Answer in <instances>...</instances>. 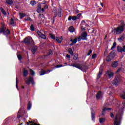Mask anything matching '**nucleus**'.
I'll return each instance as SVG.
<instances>
[{
	"label": "nucleus",
	"mask_w": 125,
	"mask_h": 125,
	"mask_svg": "<svg viewBox=\"0 0 125 125\" xmlns=\"http://www.w3.org/2000/svg\"><path fill=\"white\" fill-rule=\"evenodd\" d=\"M125 24L124 21H122L120 23V25H119L117 28H114V29L112 30V33H116V35H121V34H123L124 31H125Z\"/></svg>",
	"instance_id": "obj_1"
},
{
	"label": "nucleus",
	"mask_w": 125,
	"mask_h": 125,
	"mask_svg": "<svg viewBox=\"0 0 125 125\" xmlns=\"http://www.w3.org/2000/svg\"><path fill=\"white\" fill-rule=\"evenodd\" d=\"M124 115V110L122 111H119L117 114L115 116L114 121V125H121V121L123 119V116Z\"/></svg>",
	"instance_id": "obj_2"
},
{
	"label": "nucleus",
	"mask_w": 125,
	"mask_h": 125,
	"mask_svg": "<svg viewBox=\"0 0 125 125\" xmlns=\"http://www.w3.org/2000/svg\"><path fill=\"white\" fill-rule=\"evenodd\" d=\"M69 66H72V67H74L75 68H77V69H79V70H81L83 72H86V70L88 69V66L83 64L82 66L79 63H72Z\"/></svg>",
	"instance_id": "obj_3"
},
{
	"label": "nucleus",
	"mask_w": 125,
	"mask_h": 125,
	"mask_svg": "<svg viewBox=\"0 0 125 125\" xmlns=\"http://www.w3.org/2000/svg\"><path fill=\"white\" fill-rule=\"evenodd\" d=\"M0 34H3L5 37L8 38V36L10 35V30L6 29V27L3 26L0 29Z\"/></svg>",
	"instance_id": "obj_4"
},
{
	"label": "nucleus",
	"mask_w": 125,
	"mask_h": 125,
	"mask_svg": "<svg viewBox=\"0 0 125 125\" xmlns=\"http://www.w3.org/2000/svg\"><path fill=\"white\" fill-rule=\"evenodd\" d=\"M26 114V111L25 110V106L23 105L21 106L18 112V115L17 119H19L21 117H23Z\"/></svg>",
	"instance_id": "obj_5"
},
{
	"label": "nucleus",
	"mask_w": 125,
	"mask_h": 125,
	"mask_svg": "<svg viewBox=\"0 0 125 125\" xmlns=\"http://www.w3.org/2000/svg\"><path fill=\"white\" fill-rule=\"evenodd\" d=\"M115 56H116V52L112 51L106 57V62H111L114 59Z\"/></svg>",
	"instance_id": "obj_6"
},
{
	"label": "nucleus",
	"mask_w": 125,
	"mask_h": 125,
	"mask_svg": "<svg viewBox=\"0 0 125 125\" xmlns=\"http://www.w3.org/2000/svg\"><path fill=\"white\" fill-rule=\"evenodd\" d=\"M31 43L33 42L34 45H35V42H34V40H33L32 38L30 37H26L22 42H23V43H25V44H26V45H30V44H31Z\"/></svg>",
	"instance_id": "obj_7"
},
{
	"label": "nucleus",
	"mask_w": 125,
	"mask_h": 125,
	"mask_svg": "<svg viewBox=\"0 0 125 125\" xmlns=\"http://www.w3.org/2000/svg\"><path fill=\"white\" fill-rule=\"evenodd\" d=\"M54 13V17H53V22L52 24H54V22H55V19H56V17L57 16H59V17H61L62 16V10H60V11H59L58 13L56 12V11H54L53 12Z\"/></svg>",
	"instance_id": "obj_8"
},
{
	"label": "nucleus",
	"mask_w": 125,
	"mask_h": 125,
	"mask_svg": "<svg viewBox=\"0 0 125 125\" xmlns=\"http://www.w3.org/2000/svg\"><path fill=\"white\" fill-rule=\"evenodd\" d=\"M25 83L28 84V85H30L31 83L33 85L35 84V81H34V78L29 76L28 78H27V80H25Z\"/></svg>",
	"instance_id": "obj_9"
},
{
	"label": "nucleus",
	"mask_w": 125,
	"mask_h": 125,
	"mask_svg": "<svg viewBox=\"0 0 125 125\" xmlns=\"http://www.w3.org/2000/svg\"><path fill=\"white\" fill-rule=\"evenodd\" d=\"M117 51L118 52H120L121 53H123V52H125V45L123 46V47H122L121 46H118L117 47Z\"/></svg>",
	"instance_id": "obj_10"
},
{
	"label": "nucleus",
	"mask_w": 125,
	"mask_h": 125,
	"mask_svg": "<svg viewBox=\"0 0 125 125\" xmlns=\"http://www.w3.org/2000/svg\"><path fill=\"white\" fill-rule=\"evenodd\" d=\"M50 72H52V70H48L46 71H44L43 70H42L39 72L40 76H43V75H45V74H48V72L50 73Z\"/></svg>",
	"instance_id": "obj_11"
},
{
	"label": "nucleus",
	"mask_w": 125,
	"mask_h": 125,
	"mask_svg": "<svg viewBox=\"0 0 125 125\" xmlns=\"http://www.w3.org/2000/svg\"><path fill=\"white\" fill-rule=\"evenodd\" d=\"M91 117L92 121H95V112L92 108H91Z\"/></svg>",
	"instance_id": "obj_12"
},
{
	"label": "nucleus",
	"mask_w": 125,
	"mask_h": 125,
	"mask_svg": "<svg viewBox=\"0 0 125 125\" xmlns=\"http://www.w3.org/2000/svg\"><path fill=\"white\" fill-rule=\"evenodd\" d=\"M37 34L41 39H43V40H46V36L44 34L42 33L40 31H38Z\"/></svg>",
	"instance_id": "obj_13"
},
{
	"label": "nucleus",
	"mask_w": 125,
	"mask_h": 125,
	"mask_svg": "<svg viewBox=\"0 0 125 125\" xmlns=\"http://www.w3.org/2000/svg\"><path fill=\"white\" fill-rule=\"evenodd\" d=\"M119 83H120V79L119 78H116L114 79V80H113L112 83L114 85H118L119 84Z\"/></svg>",
	"instance_id": "obj_14"
},
{
	"label": "nucleus",
	"mask_w": 125,
	"mask_h": 125,
	"mask_svg": "<svg viewBox=\"0 0 125 125\" xmlns=\"http://www.w3.org/2000/svg\"><path fill=\"white\" fill-rule=\"evenodd\" d=\"M70 42H71V43H70V45H71V46H73L75 43H77V42H78V38H75L74 40L71 39L70 40Z\"/></svg>",
	"instance_id": "obj_15"
},
{
	"label": "nucleus",
	"mask_w": 125,
	"mask_h": 125,
	"mask_svg": "<svg viewBox=\"0 0 125 125\" xmlns=\"http://www.w3.org/2000/svg\"><path fill=\"white\" fill-rule=\"evenodd\" d=\"M86 37H87V33H86V32H85L81 35V39L83 41L84 40H86Z\"/></svg>",
	"instance_id": "obj_16"
},
{
	"label": "nucleus",
	"mask_w": 125,
	"mask_h": 125,
	"mask_svg": "<svg viewBox=\"0 0 125 125\" xmlns=\"http://www.w3.org/2000/svg\"><path fill=\"white\" fill-rule=\"evenodd\" d=\"M77 18L76 16H69L68 18V21H71V20H73V21H76V20H77Z\"/></svg>",
	"instance_id": "obj_17"
},
{
	"label": "nucleus",
	"mask_w": 125,
	"mask_h": 125,
	"mask_svg": "<svg viewBox=\"0 0 125 125\" xmlns=\"http://www.w3.org/2000/svg\"><path fill=\"white\" fill-rule=\"evenodd\" d=\"M37 50H38V46H35L33 47V48L31 49V52L32 54H35Z\"/></svg>",
	"instance_id": "obj_18"
},
{
	"label": "nucleus",
	"mask_w": 125,
	"mask_h": 125,
	"mask_svg": "<svg viewBox=\"0 0 125 125\" xmlns=\"http://www.w3.org/2000/svg\"><path fill=\"white\" fill-rule=\"evenodd\" d=\"M22 74L23 77H27V76L29 75V72H28L27 70H26V69L23 68Z\"/></svg>",
	"instance_id": "obj_19"
},
{
	"label": "nucleus",
	"mask_w": 125,
	"mask_h": 125,
	"mask_svg": "<svg viewBox=\"0 0 125 125\" xmlns=\"http://www.w3.org/2000/svg\"><path fill=\"white\" fill-rule=\"evenodd\" d=\"M102 93V92H101V91H99L98 92L96 96V99H97L98 100L100 99V97H101Z\"/></svg>",
	"instance_id": "obj_20"
},
{
	"label": "nucleus",
	"mask_w": 125,
	"mask_h": 125,
	"mask_svg": "<svg viewBox=\"0 0 125 125\" xmlns=\"http://www.w3.org/2000/svg\"><path fill=\"white\" fill-rule=\"evenodd\" d=\"M103 72V69L102 68L100 69L99 73L97 75V79H100L101 78V75H102Z\"/></svg>",
	"instance_id": "obj_21"
},
{
	"label": "nucleus",
	"mask_w": 125,
	"mask_h": 125,
	"mask_svg": "<svg viewBox=\"0 0 125 125\" xmlns=\"http://www.w3.org/2000/svg\"><path fill=\"white\" fill-rule=\"evenodd\" d=\"M27 125H41L40 124H38L36 123H35V121H29L28 123H27Z\"/></svg>",
	"instance_id": "obj_22"
},
{
	"label": "nucleus",
	"mask_w": 125,
	"mask_h": 125,
	"mask_svg": "<svg viewBox=\"0 0 125 125\" xmlns=\"http://www.w3.org/2000/svg\"><path fill=\"white\" fill-rule=\"evenodd\" d=\"M37 12L38 13H41V12H42V5L39 4L38 5Z\"/></svg>",
	"instance_id": "obj_23"
},
{
	"label": "nucleus",
	"mask_w": 125,
	"mask_h": 125,
	"mask_svg": "<svg viewBox=\"0 0 125 125\" xmlns=\"http://www.w3.org/2000/svg\"><path fill=\"white\" fill-rule=\"evenodd\" d=\"M124 36H125V34H123L121 37L118 38V41H119L120 42H124V40H125V37Z\"/></svg>",
	"instance_id": "obj_24"
},
{
	"label": "nucleus",
	"mask_w": 125,
	"mask_h": 125,
	"mask_svg": "<svg viewBox=\"0 0 125 125\" xmlns=\"http://www.w3.org/2000/svg\"><path fill=\"white\" fill-rule=\"evenodd\" d=\"M112 67L117 68L118 67V61H114L112 62Z\"/></svg>",
	"instance_id": "obj_25"
},
{
	"label": "nucleus",
	"mask_w": 125,
	"mask_h": 125,
	"mask_svg": "<svg viewBox=\"0 0 125 125\" xmlns=\"http://www.w3.org/2000/svg\"><path fill=\"white\" fill-rule=\"evenodd\" d=\"M31 108H32V103H31V101H29L27 104V110L29 111V110H31Z\"/></svg>",
	"instance_id": "obj_26"
},
{
	"label": "nucleus",
	"mask_w": 125,
	"mask_h": 125,
	"mask_svg": "<svg viewBox=\"0 0 125 125\" xmlns=\"http://www.w3.org/2000/svg\"><path fill=\"white\" fill-rule=\"evenodd\" d=\"M68 30L70 33H74V32H75V28H74V26H70Z\"/></svg>",
	"instance_id": "obj_27"
},
{
	"label": "nucleus",
	"mask_w": 125,
	"mask_h": 125,
	"mask_svg": "<svg viewBox=\"0 0 125 125\" xmlns=\"http://www.w3.org/2000/svg\"><path fill=\"white\" fill-rule=\"evenodd\" d=\"M6 3H7L9 5H11L13 4V1H12V0H6Z\"/></svg>",
	"instance_id": "obj_28"
},
{
	"label": "nucleus",
	"mask_w": 125,
	"mask_h": 125,
	"mask_svg": "<svg viewBox=\"0 0 125 125\" xmlns=\"http://www.w3.org/2000/svg\"><path fill=\"white\" fill-rule=\"evenodd\" d=\"M30 4L32 6H34V5H36L37 4V1L35 0H33L30 1Z\"/></svg>",
	"instance_id": "obj_29"
},
{
	"label": "nucleus",
	"mask_w": 125,
	"mask_h": 125,
	"mask_svg": "<svg viewBox=\"0 0 125 125\" xmlns=\"http://www.w3.org/2000/svg\"><path fill=\"white\" fill-rule=\"evenodd\" d=\"M30 30L32 32L35 31V23L32 24L30 26Z\"/></svg>",
	"instance_id": "obj_30"
},
{
	"label": "nucleus",
	"mask_w": 125,
	"mask_h": 125,
	"mask_svg": "<svg viewBox=\"0 0 125 125\" xmlns=\"http://www.w3.org/2000/svg\"><path fill=\"white\" fill-rule=\"evenodd\" d=\"M68 52L72 56H74V52H73V50L71 48H68Z\"/></svg>",
	"instance_id": "obj_31"
},
{
	"label": "nucleus",
	"mask_w": 125,
	"mask_h": 125,
	"mask_svg": "<svg viewBox=\"0 0 125 125\" xmlns=\"http://www.w3.org/2000/svg\"><path fill=\"white\" fill-rule=\"evenodd\" d=\"M20 16L21 19H22V18H24L25 16H26V14L24 13H20Z\"/></svg>",
	"instance_id": "obj_32"
},
{
	"label": "nucleus",
	"mask_w": 125,
	"mask_h": 125,
	"mask_svg": "<svg viewBox=\"0 0 125 125\" xmlns=\"http://www.w3.org/2000/svg\"><path fill=\"white\" fill-rule=\"evenodd\" d=\"M55 40L56 41V42H57L59 43H61L62 42V40H61V39L58 37H56Z\"/></svg>",
	"instance_id": "obj_33"
},
{
	"label": "nucleus",
	"mask_w": 125,
	"mask_h": 125,
	"mask_svg": "<svg viewBox=\"0 0 125 125\" xmlns=\"http://www.w3.org/2000/svg\"><path fill=\"white\" fill-rule=\"evenodd\" d=\"M110 110H112V108L110 107H104L103 109V112H105V111H110Z\"/></svg>",
	"instance_id": "obj_34"
},
{
	"label": "nucleus",
	"mask_w": 125,
	"mask_h": 125,
	"mask_svg": "<svg viewBox=\"0 0 125 125\" xmlns=\"http://www.w3.org/2000/svg\"><path fill=\"white\" fill-rule=\"evenodd\" d=\"M49 36L50 38H51V39H52V40H55V39H56V38H55V35H54V34L49 33Z\"/></svg>",
	"instance_id": "obj_35"
},
{
	"label": "nucleus",
	"mask_w": 125,
	"mask_h": 125,
	"mask_svg": "<svg viewBox=\"0 0 125 125\" xmlns=\"http://www.w3.org/2000/svg\"><path fill=\"white\" fill-rule=\"evenodd\" d=\"M116 46H117V42H114V43H113V45L110 49L111 50H113V49H114V48H115V47H116Z\"/></svg>",
	"instance_id": "obj_36"
},
{
	"label": "nucleus",
	"mask_w": 125,
	"mask_h": 125,
	"mask_svg": "<svg viewBox=\"0 0 125 125\" xmlns=\"http://www.w3.org/2000/svg\"><path fill=\"white\" fill-rule=\"evenodd\" d=\"M30 72L31 75L32 76H35V75H36V72L32 69H30Z\"/></svg>",
	"instance_id": "obj_37"
},
{
	"label": "nucleus",
	"mask_w": 125,
	"mask_h": 125,
	"mask_svg": "<svg viewBox=\"0 0 125 125\" xmlns=\"http://www.w3.org/2000/svg\"><path fill=\"white\" fill-rule=\"evenodd\" d=\"M108 76L109 79H111V78L114 77V73L111 72L110 73H109V72H108Z\"/></svg>",
	"instance_id": "obj_38"
},
{
	"label": "nucleus",
	"mask_w": 125,
	"mask_h": 125,
	"mask_svg": "<svg viewBox=\"0 0 125 125\" xmlns=\"http://www.w3.org/2000/svg\"><path fill=\"white\" fill-rule=\"evenodd\" d=\"M16 87H17V89H19L18 87V78L17 77L16 79Z\"/></svg>",
	"instance_id": "obj_39"
},
{
	"label": "nucleus",
	"mask_w": 125,
	"mask_h": 125,
	"mask_svg": "<svg viewBox=\"0 0 125 125\" xmlns=\"http://www.w3.org/2000/svg\"><path fill=\"white\" fill-rule=\"evenodd\" d=\"M103 123H105V119L104 118H100V123L103 124Z\"/></svg>",
	"instance_id": "obj_40"
},
{
	"label": "nucleus",
	"mask_w": 125,
	"mask_h": 125,
	"mask_svg": "<svg viewBox=\"0 0 125 125\" xmlns=\"http://www.w3.org/2000/svg\"><path fill=\"white\" fill-rule=\"evenodd\" d=\"M1 12H2V14H3V15H6V12H5L4 9L1 8Z\"/></svg>",
	"instance_id": "obj_41"
},
{
	"label": "nucleus",
	"mask_w": 125,
	"mask_h": 125,
	"mask_svg": "<svg viewBox=\"0 0 125 125\" xmlns=\"http://www.w3.org/2000/svg\"><path fill=\"white\" fill-rule=\"evenodd\" d=\"M18 60H22V59H23V58L22 57V55H21V54H19L17 56Z\"/></svg>",
	"instance_id": "obj_42"
},
{
	"label": "nucleus",
	"mask_w": 125,
	"mask_h": 125,
	"mask_svg": "<svg viewBox=\"0 0 125 125\" xmlns=\"http://www.w3.org/2000/svg\"><path fill=\"white\" fill-rule=\"evenodd\" d=\"M123 94H122L121 95V97L123 99H125V91H123Z\"/></svg>",
	"instance_id": "obj_43"
},
{
	"label": "nucleus",
	"mask_w": 125,
	"mask_h": 125,
	"mask_svg": "<svg viewBox=\"0 0 125 125\" xmlns=\"http://www.w3.org/2000/svg\"><path fill=\"white\" fill-rule=\"evenodd\" d=\"M78 58H79V55H78L77 54H76L73 57V59H74V60H77Z\"/></svg>",
	"instance_id": "obj_44"
},
{
	"label": "nucleus",
	"mask_w": 125,
	"mask_h": 125,
	"mask_svg": "<svg viewBox=\"0 0 125 125\" xmlns=\"http://www.w3.org/2000/svg\"><path fill=\"white\" fill-rule=\"evenodd\" d=\"M64 66L62 64H58L55 66V68H61V67H64Z\"/></svg>",
	"instance_id": "obj_45"
},
{
	"label": "nucleus",
	"mask_w": 125,
	"mask_h": 125,
	"mask_svg": "<svg viewBox=\"0 0 125 125\" xmlns=\"http://www.w3.org/2000/svg\"><path fill=\"white\" fill-rule=\"evenodd\" d=\"M96 56H97V54H93L92 55V59H95V58H96Z\"/></svg>",
	"instance_id": "obj_46"
},
{
	"label": "nucleus",
	"mask_w": 125,
	"mask_h": 125,
	"mask_svg": "<svg viewBox=\"0 0 125 125\" xmlns=\"http://www.w3.org/2000/svg\"><path fill=\"white\" fill-rule=\"evenodd\" d=\"M92 53V50L90 49L89 50L87 55V56H89V55H90V54H91Z\"/></svg>",
	"instance_id": "obj_47"
},
{
	"label": "nucleus",
	"mask_w": 125,
	"mask_h": 125,
	"mask_svg": "<svg viewBox=\"0 0 125 125\" xmlns=\"http://www.w3.org/2000/svg\"><path fill=\"white\" fill-rule=\"evenodd\" d=\"M10 24L11 25H13L14 24V20L13 19H11V21Z\"/></svg>",
	"instance_id": "obj_48"
},
{
	"label": "nucleus",
	"mask_w": 125,
	"mask_h": 125,
	"mask_svg": "<svg viewBox=\"0 0 125 125\" xmlns=\"http://www.w3.org/2000/svg\"><path fill=\"white\" fill-rule=\"evenodd\" d=\"M110 117L111 119H114L115 118V115H114V113L110 112Z\"/></svg>",
	"instance_id": "obj_49"
},
{
	"label": "nucleus",
	"mask_w": 125,
	"mask_h": 125,
	"mask_svg": "<svg viewBox=\"0 0 125 125\" xmlns=\"http://www.w3.org/2000/svg\"><path fill=\"white\" fill-rule=\"evenodd\" d=\"M25 21H31V18L28 17L24 18Z\"/></svg>",
	"instance_id": "obj_50"
},
{
	"label": "nucleus",
	"mask_w": 125,
	"mask_h": 125,
	"mask_svg": "<svg viewBox=\"0 0 125 125\" xmlns=\"http://www.w3.org/2000/svg\"><path fill=\"white\" fill-rule=\"evenodd\" d=\"M81 16H82V13H79L77 15L76 17L77 19H80V17H81Z\"/></svg>",
	"instance_id": "obj_51"
},
{
	"label": "nucleus",
	"mask_w": 125,
	"mask_h": 125,
	"mask_svg": "<svg viewBox=\"0 0 125 125\" xmlns=\"http://www.w3.org/2000/svg\"><path fill=\"white\" fill-rule=\"evenodd\" d=\"M122 69H123V68H119L117 70L116 73H118L121 72V71H122Z\"/></svg>",
	"instance_id": "obj_52"
},
{
	"label": "nucleus",
	"mask_w": 125,
	"mask_h": 125,
	"mask_svg": "<svg viewBox=\"0 0 125 125\" xmlns=\"http://www.w3.org/2000/svg\"><path fill=\"white\" fill-rule=\"evenodd\" d=\"M53 53H52V51H49L47 55H52Z\"/></svg>",
	"instance_id": "obj_53"
},
{
	"label": "nucleus",
	"mask_w": 125,
	"mask_h": 125,
	"mask_svg": "<svg viewBox=\"0 0 125 125\" xmlns=\"http://www.w3.org/2000/svg\"><path fill=\"white\" fill-rule=\"evenodd\" d=\"M84 24H85V21H81V24L82 25H84Z\"/></svg>",
	"instance_id": "obj_54"
},
{
	"label": "nucleus",
	"mask_w": 125,
	"mask_h": 125,
	"mask_svg": "<svg viewBox=\"0 0 125 125\" xmlns=\"http://www.w3.org/2000/svg\"><path fill=\"white\" fill-rule=\"evenodd\" d=\"M43 8L45 9H47V8H48V6L47 5H45L44 6Z\"/></svg>",
	"instance_id": "obj_55"
},
{
	"label": "nucleus",
	"mask_w": 125,
	"mask_h": 125,
	"mask_svg": "<svg viewBox=\"0 0 125 125\" xmlns=\"http://www.w3.org/2000/svg\"><path fill=\"white\" fill-rule=\"evenodd\" d=\"M77 42H81V40H82V37H79L78 38H77Z\"/></svg>",
	"instance_id": "obj_56"
},
{
	"label": "nucleus",
	"mask_w": 125,
	"mask_h": 125,
	"mask_svg": "<svg viewBox=\"0 0 125 125\" xmlns=\"http://www.w3.org/2000/svg\"><path fill=\"white\" fill-rule=\"evenodd\" d=\"M66 56L67 58H71V56H70V55H69L68 54H67L66 55Z\"/></svg>",
	"instance_id": "obj_57"
},
{
	"label": "nucleus",
	"mask_w": 125,
	"mask_h": 125,
	"mask_svg": "<svg viewBox=\"0 0 125 125\" xmlns=\"http://www.w3.org/2000/svg\"><path fill=\"white\" fill-rule=\"evenodd\" d=\"M79 13H80V11H79V10L77 9L76 10H75V13L76 14Z\"/></svg>",
	"instance_id": "obj_58"
},
{
	"label": "nucleus",
	"mask_w": 125,
	"mask_h": 125,
	"mask_svg": "<svg viewBox=\"0 0 125 125\" xmlns=\"http://www.w3.org/2000/svg\"><path fill=\"white\" fill-rule=\"evenodd\" d=\"M44 8H42V9H41V11L42 12H44Z\"/></svg>",
	"instance_id": "obj_59"
},
{
	"label": "nucleus",
	"mask_w": 125,
	"mask_h": 125,
	"mask_svg": "<svg viewBox=\"0 0 125 125\" xmlns=\"http://www.w3.org/2000/svg\"><path fill=\"white\" fill-rule=\"evenodd\" d=\"M104 53H108V50H107V49H106V50L104 51Z\"/></svg>",
	"instance_id": "obj_60"
},
{
	"label": "nucleus",
	"mask_w": 125,
	"mask_h": 125,
	"mask_svg": "<svg viewBox=\"0 0 125 125\" xmlns=\"http://www.w3.org/2000/svg\"><path fill=\"white\" fill-rule=\"evenodd\" d=\"M101 5L102 6V7H103V3H101Z\"/></svg>",
	"instance_id": "obj_61"
},
{
	"label": "nucleus",
	"mask_w": 125,
	"mask_h": 125,
	"mask_svg": "<svg viewBox=\"0 0 125 125\" xmlns=\"http://www.w3.org/2000/svg\"><path fill=\"white\" fill-rule=\"evenodd\" d=\"M24 125V123H21V124H20V125Z\"/></svg>",
	"instance_id": "obj_62"
},
{
	"label": "nucleus",
	"mask_w": 125,
	"mask_h": 125,
	"mask_svg": "<svg viewBox=\"0 0 125 125\" xmlns=\"http://www.w3.org/2000/svg\"><path fill=\"white\" fill-rule=\"evenodd\" d=\"M81 29L82 30L83 29V26H81Z\"/></svg>",
	"instance_id": "obj_63"
},
{
	"label": "nucleus",
	"mask_w": 125,
	"mask_h": 125,
	"mask_svg": "<svg viewBox=\"0 0 125 125\" xmlns=\"http://www.w3.org/2000/svg\"><path fill=\"white\" fill-rule=\"evenodd\" d=\"M21 88L24 89V88H25V87H24V86H22L21 87Z\"/></svg>",
	"instance_id": "obj_64"
}]
</instances>
